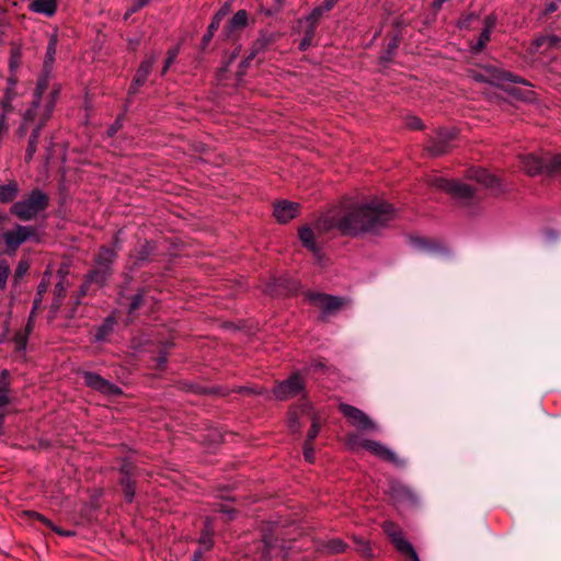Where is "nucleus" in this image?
<instances>
[{
	"instance_id": "4c0bfd02",
	"label": "nucleus",
	"mask_w": 561,
	"mask_h": 561,
	"mask_svg": "<svg viewBox=\"0 0 561 561\" xmlns=\"http://www.w3.org/2000/svg\"><path fill=\"white\" fill-rule=\"evenodd\" d=\"M39 103V100L33 99L31 106L23 113L22 119L30 124L35 123L36 119L38 121L41 115L45 112V110L42 113L38 112Z\"/></svg>"
},
{
	"instance_id": "e433bc0d",
	"label": "nucleus",
	"mask_w": 561,
	"mask_h": 561,
	"mask_svg": "<svg viewBox=\"0 0 561 561\" xmlns=\"http://www.w3.org/2000/svg\"><path fill=\"white\" fill-rule=\"evenodd\" d=\"M39 103V100L33 99L31 106L23 113L22 119L30 124L35 123L36 119L38 121L41 115L45 112V110L42 113L38 112Z\"/></svg>"
},
{
	"instance_id": "e2e57ef3",
	"label": "nucleus",
	"mask_w": 561,
	"mask_h": 561,
	"mask_svg": "<svg viewBox=\"0 0 561 561\" xmlns=\"http://www.w3.org/2000/svg\"><path fill=\"white\" fill-rule=\"evenodd\" d=\"M477 19H478V16H477L474 13L470 12V13H468V14L463 15V16L459 20V27H460V28H470V27H471V25H472V22H473L474 20H477Z\"/></svg>"
},
{
	"instance_id": "5701e85b",
	"label": "nucleus",
	"mask_w": 561,
	"mask_h": 561,
	"mask_svg": "<svg viewBox=\"0 0 561 561\" xmlns=\"http://www.w3.org/2000/svg\"><path fill=\"white\" fill-rule=\"evenodd\" d=\"M156 251H157V243L154 241H145V243L141 244L135 251L134 264L138 267H141L145 263L153 261Z\"/></svg>"
},
{
	"instance_id": "79ce46f5",
	"label": "nucleus",
	"mask_w": 561,
	"mask_h": 561,
	"mask_svg": "<svg viewBox=\"0 0 561 561\" xmlns=\"http://www.w3.org/2000/svg\"><path fill=\"white\" fill-rule=\"evenodd\" d=\"M176 388L181 391L191 392L198 396H204L205 392L204 386L191 382L188 380L179 381Z\"/></svg>"
},
{
	"instance_id": "9d476101",
	"label": "nucleus",
	"mask_w": 561,
	"mask_h": 561,
	"mask_svg": "<svg viewBox=\"0 0 561 561\" xmlns=\"http://www.w3.org/2000/svg\"><path fill=\"white\" fill-rule=\"evenodd\" d=\"M82 378L87 387L105 396L117 397L123 394V390L103 378L101 375L93 371H83Z\"/></svg>"
},
{
	"instance_id": "b1692460",
	"label": "nucleus",
	"mask_w": 561,
	"mask_h": 561,
	"mask_svg": "<svg viewBox=\"0 0 561 561\" xmlns=\"http://www.w3.org/2000/svg\"><path fill=\"white\" fill-rule=\"evenodd\" d=\"M116 256L117 253L114 249L101 247L94 259L95 266L102 270H107L113 274L112 265L115 262Z\"/></svg>"
},
{
	"instance_id": "c756f323",
	"label": "nucleus",
	"mask_w": 561,
	"mask_h": 561,
	"mask_svg": "<svg viewBox=\"0 0 561 561\" xmlns=\"http://www.w3.org/2000/svg\"><path fill=\"white\" fill-rule=\"evenodd\" d=\"M198 543L205 551H209L214 546V528L210 518H206L204 527L201 530Z\"/></svg>"
},
{
	"instance_id": "9b49d317",
	"label": "nucleus",
	"mask_w": 561,
	"mask_h": 561,
	"mask_svg": "<svg viewBox=\"0 0 561 561\" xmlns=\"http://www.w3.org/2000/svg\"><path fill=\"white\" fill-rule=\"evenodd\" d=\"M433 185L459 199H470L476 193V190L469 184L443 178H436L433 180Z\"/></svg>"
},
{
	"instance_id": "603ef678",
	"label": "nucleus",
	"mask_w": 561,
	"mask_h": 561,
	"mask_svg": "<svg viewBox=\"0 0 561 561\" xmlns=\"http://www.w3.org/2000/svg\"><path fill=\"white\" fill-rule=\"evenodd\" d=\"M319 432H320V424H319L318 417L313 416L311 426L307 433V437H306L305 442L313 443L314 439L317 438V436L319 435Z\"/></svg>"
},
{
	"instance_id": "69168bd1",
	"label": "nucleus",
	"mask_w": 561,
	"mask_h": 561,
	"mask_svg": "<svg viewBox=\"0 0 561 561\" xmlns=\"http://www.w3.org/2000/svg\"><path fill=\"white\" fill-rule=\"evenodd\" d=\"M149 2L150 0H135L133 4L128 8L126 14L129 15L138 12L139 10L145 8Z\"/></svg>"
},
{
	"instance_id": "39448f33",
	"label": "nucleus",
	"mask_w": 561,
	"mask_h": 561,
	"mask_svg": "<svg viewBox=\"0 0 561 561\" xmlns=\"http://www.w3.org/2000/svg\"><path fill=\"white\" fill-rule=\"evenodd\" d=\"M304 296L311 305L321 309L322 320L329 316L336 314L340 310L350 304V299L346 297L333 296L325 293L308 290L304 293Z\"/></svg>"
},
{
	"instance_id": "f257e3e1",
	"label": "nucleus",
	"mask_w": 561,
	"mask_h": 561,
	"mask_svg": "<svg viewBox=\"0 0 561 561\" xmlns=\"http://www.w3.org/2000/svg\"><path fill=\"white\" fill-rule=\"evenodd\" d=\"M393 217L394 207L390 203L373 199L328 211L317 219L316 229L320 232L336 229L341 236L358 237L378 232Z\"/></svg>"
},
{
	"instance_id": "412c9836",
	"label": "nucleus",
	"mask_w": 561,
	"mask_h": 561,
	"mask_svg": "<svg viewBox=\"0 0 561 561\" xmlns=\"http://www.w3.org/2000/svg\"><path fill=\"white\" fill-rule=\"evenodd\" d=\"M28 11L53 18L58 10V0H33L27 5Z\"/></svg>"
},
{
	"instance_id": "680f3d73",
	"label": "nucleus",
	"mask_w": 561,
	"mask_h": 561,
	"mask_svg": "<svg viewBox=\"0 0 561 561\" xmlns=\"http://www.w3.org/2000/svg\"><path fill=\"white\" fill-rule=\"evenodd\" d=\"M327 368L328 366L324 358L312 359L309 365V369L312 370L313 373L324 371Z\"/></svg>"
},
{
	"instance_id": "a211bd4d",
	"label": "nucleus",
	"mask_w": 561,
	"mask_h": 561,
	"mask_svg": "<svg viewBox=\"0 0 561 561\" xmlns=\"http://www.w3.org/2000/svg\"><path fill=\"white\" fill-rule=\"evenodd\" d=\"M362 446H363V448H365L373 455H375L388 462L398 463V458H397L396 454L376 440L365 439L362 443Z\"/></svg>"
},
{
	"instance_id": "1a4fd4ad",
	"label": "nucleus",
	"mask_w": 561,
	"mask_h": 561,
	"mask_svg": "<svg viewBox=\"0 0 561 561\" xmlns=\"http://www.w3.org/2000/svg\"><path fill=\"white\" fill-rule=\"evenodd\" d=\"M340 412L347 419L352 426H355L363 431H376L377 425L370 420V417L356 407L347 403H341L339 405Z\"/></svg>"
},
{
	"instance_id": "c03bdc74",
	"label": "nucleus",
	"mask_w": 561,
	"mask_h": 561,
	"mask_svg": "<svg viewBox=\"0 0 561 561\" xmlns=\"http://www.w3.org/2000/svg\"><path fill=\"white\" fill-rule=\"evenodd\" d=\"M180 54V45L173 46L168 49L164 65L161 69V76H165L171 65L175 61Z\"/></svg>"
},
{
	"instance_id": "58836bf2",
	"label": "nucleus",
	"mask_w": 561,
	"mask_h": 561,
	"mask_svg": "<svg viewBox=\"0 0 561 561\" xmlns=\"http://www.w3.org/2000/svg\"><path fill=\"white\" fill-rule=\"evenodd\" d=\"M393 493L398 499H402L409 501L411 503H415L417 501V495L408 486L402 484H397L392 486Z\"/></svg>"
},
{
	"instance_id": "393cba45",
	"label": "nucleus",
	"mask_w": 561,
	"mask_h": 561,
	"mask_svg": "<svg viewBox=\"0 0 561 561\" xmlns=\"http://www.w3.org/2000/svg\"><path fill=\"white\" fill-rule=\"evenodd\" d=\"M112 276L111 272L107 270H102L100 267L94 266L92 270L88 272L84 276V279L91 284L96 290L105 286L107 279Z\"/></svg>"
},
{
	"instance_id": "4d7b16f0",
	"label": "nucleus",
	"mask_w": 561,
	"mask_h": 561,
	"mask_svg": "<svg viewBox=\"0 0 561 561\" xmlns=\"http://www.w3.org/2000/svg\"><path fill=\"white\" fill-rule=\"evenodd\" d=\"M405 124L412 130H422L424 128L422 119L416 116H408Z\"/></svg>"
},
{
	"instance_id": "dca6fc26",
	"label": "nucleus",
	"mask_w": 561,
	"mask_h": 561,
	"mask_svg": "<svg viewBox=\"0 0 561 561\" xmlns=\"http://www.w3.org/2000/svg\"><path fill=\"white\" fill-rule=\"evenodd\" d=\"M299 204L289 201H280L274 204L273 215L279 224H287L298 216Z\"/></svg>"
},
{
	"instance_id": "f03ea898",
	"label": "nucleus",
	"mask_w": 561,
	"mask_h": 561,
	"mask_svg": "<svg viewBox=\"0 0 561 561\" xmlns=\"http://www.w3.org/2000/svg\"><path fill=\"white\" fill-rule=\"evenodd\" d=\"M117 484L122 491L124 501L133 503L137 495L138 480L144 474L145 469L139 467L131 456H124L118 459Z\"/></svg>"
},
{
	"instance_id": "f3484780",
	"label": "nucleus",
	"mask_w": 561,
	"mask_h": 561,
	"mask_svg": "<svg viewBox=\"0 0 561 561\" xmlns=\"http://www.w3.org/2000/svg\"><path fill=\"white\" fill-rule=\"evenodd\" d=\"M260 557L257 561H272L273 559L280 558L282 560L284 557L283 553V547L278 545L277 539L273 540L272 538H268L266 535L264 536L261 547H260Z\"/></svg>"
},
{
	"instance_id": "052dcab7",
	"label": "nucleus",
	"mask_w": 561,
	"mask_h": 561,
	"mask_svg": "<svg viewBox=\"0 0 561 561\" xmlns=\"http://www.w3.org/2000/svg\"><path fill=\"white\" fill-rule=\"evenodd\" d=\"M497 24V16L495 13H490L483 20V28L493 32Z\"/></svg>"
},
{
	"instance_id": "37998d69",
	"label": "nucleus",
	"mask_w": 561,
	"mask_h": 561,
	"mask_svg": "<svg viewBox=\"0 0 561 561\" xmlns=\"http://www.w3.org/2000/svg\"><path fill=\"white\" fill-rule=\"evenodd\" d=\"M547 174H561V153L548 156Z\"/></svg>"
},
{
	"instance_id": "49530a36",
	"label": "nucleus",
	"mask_w": 561,
	"mask_h": 561,
	"mask_svg": "<svg viewBox=\"0 0 561 561\" xmlns=\"http://www.w3.org/2000/svg\"><path fill=\"white\" fill-rule=\"evenodd\" d=\"M30 263L26 260H21L14 271V283L18 284L28 272Z\"/></svg>"
},
{
	"instance_id": "0eeeda50",
	"label": "nucleus",
	"mask_w": 561,
	"mask_h": 561,
	"mask_svg": "<svg viewBox=\"0 0 561 561\" xmlns=\"http://www.w3.org/2000/svg\"><path fill=\"white\" fill-rule=\"evenodd\" d=\"M3 242L9 254L15 253L22 243L30 239L38 240L37 228L16 225L14 229L2 232Z\"/></svg>"
},
{
	"instance_id": "13d9d810",
	"label": "nucleus",
	"mask_w": 561,
	"mask_h": 561,
	"mask_svg": "<svg viewBox=\"0 0 561 561\" xmlns=\"http://www.w3.org/2000/svg\"><path fill=\"white\" fill-rule=\"evenodd\" d=\"M95 291H96V289L91 284H89L85 279H83V283L81 284L77 295H78V298H83L85 296L95 294Z\"/></svg>"
},
{
	"instance_id": "4be33fe9",
	"label": "nucleus",
	"mask_w": 561,
	"mask_h": 561,
	"mask_svg": "<svg viewBox=\"0 0 561 561\" xmlns=\"http://www.w3.org/2000/svg\"><path fill=\"white\" fill-rule=\"evenodd\" d=\"M298 237L304 248L310 251L316 257H320L321 248L317 244L314 232L309 226H304L298 229Z\"/></svg>"
},
{
	"instance_id": "f704fd0d",
	"label": "nucleus",
	"mask_w": 561,
	"mask_h": 561,
	"mask_svg": "<svg viewBox=\"0 0 561 561\" xmlns=\"http://www.w3.org/2000/svg\"><path fill=\"white\" fill-rule=\"evenodd\" d=\"M307 27L304 31V36L299 42L298 48L300 51H306L313 43L318 24L306 21Z\"/></svg>"
},
{
	"instance_id": "20e7f679",
	"label": "nucleus",
	"mask_w": 561,
	"mask_h": 561,
	"mask_svg": "<svg viewBox=\"0 0 561 561\" xmlns=\"http://www.w3.org/2000/svg\"><path fill=\"white\" fill-rule=\"evenodd\" d=\"M458 137L456 128H438L428 136L424 150L431 157H440L449 153L454 149V141Z\"/></svg>"
},
{
	"instance_id": "7ed1b4c3",
	"label": "nucleus",
	"mask_w": 561,
	"mask_h": 561,
	"mask_svg": "<svg viewBox=\"0 0 561 561\" xmlns=\"http://www.w3.org/2000/svg\"><path fill=\"white\" fill-rule=\"evenodd\" d=\"M49 206V196L39 188H34L22 201L15 202L11 208V215L20 220L28 221L36 218Z\"/></svg>"
},
{
	"instance_id": "2f4dec72",
	"label": "nucleus",
	"mask_w": 561,
	"mask_h": 561,
	"mask_svg": "<svg viewBox=\"0 0 561 561\" xmlns=\"http://www.w3.org/2000/svg\"><path fill=\"white\" fill-rule=\"evenodd\" d=\"M22 64V46L18 43H11L10 57H9V71L10 76H16Z\"/></svg>"
},
{
	"instance_id": "09e8293b",
	"label": "nucleus",
	"mask_w": 561,
	"mask_h": 561,
	"mask_svg": "<svg viewBox=\"0 0 561 561\" xmlns=\"http://www.w3.org/2000/svg\"><path fill=\"white\" fill-rule=\"evenodd\" d=\"M58 274H60V280L55 285L54 297L64 299L66 296L65 280L67 273H64L61 270H59Z\"/></svg>"
},
{
	"instance_id": "a18cd8bd",
	"label": "nucleus",
	"mask_w": 561,
	"mask_h": 561,
	"mask_svg": "<svg viewBox=\"0 0 561 561\" xmlns=\"http://www.w3.org/2000/svg\"><path fill=\"white\" fill-rule=\"evenodd\" d=\"M11 274V268L5 260H0V291L7 288V282Z\"/></svg>"
},
{
	"instance_id": "cd10ccee",
	"label": "nucleus",
	"mask_w": 561,
	"mask_h": 561,
	"mask_svg": "<svg viewBox=\"0 0 561 561\" xmlns=\"http://www.w3.org/2000/svg\"><path fill=\"white\" fill-rule=\"evenodd\" d=\"M117 323V320L114 316H107L102 324L96 328L94 334L95 342H104L107 337L114 332V328Z\"/></svg>"
},
{
	"instance_id": "7c9ffc66",
	"label": "nucleus",
	"mask_w": 561,
	"mask_h": 561,
	"mask_svg": "<svg viewBox=\"0 0 561 561\" xmlns=\"http://www.w3.org/2000/svg\"><path fill=\"white\" fill-rule=\"evenodd\" d=\"M19 192L20 187L15 180H11L7 184L0 185V203L14 202Z\"/></svg>"
},
{
	"instance_id": "ea45409f",
	"label": "nucleus",
	"mask_w": 561,
	"mask_h": 561,
	"mask_svg": "<svg viewBox=\"0 0 561 561\" xmlns=\"http://www.w3.org/2000/svg\"><path fill=\"white\" fill-rule=\"evenodd\" d=\"M397 551L407 556L411 561H421L413 546L408 540H399Z\"/></svg>"
},
{
	"instance_id": "2eb2a0df",
	"label": "nucleus",
	"mask_w": 561,
	"mask_h": 561,
	"mask_svg": "<svg viewBox=\"0 0 561 561\" xmlns=\"http://www.w3.org/2000/svg\"><path fill=\"white\" fill-rule=\"evenodd\" d=\"M548 156L549 154L537 156L535 153L524 154L520 157V165L530 176H535L540 173L547 174Z\"/></svg>"
},
{
	"instance_id": "6ab92c4d",
	"label": "nucleus",
	"mask_w": 561,
	"mask_h": 561,
	"mask_svg": "<svg viewBox=\"0 0 561 561\" xmlns=\"http://www.w3.org/2000/svg\"><path fill=\"white\" fill-rule=\"evenodd\" d=\"M249 24V14L247 10H238L228 24L224 27V32L228 38H230L234 32L245 28Z\"/></svg>"
},
{
	"instance_id": "a19ab883",
	"label": "nucleus",
	"mask_w": 561,
	"mask_h": 561,
	"mask_svg": "<svg viewBox=\"0 0 561 561\" xmlns=\"http://www.w3.org/2000/svg\"><path fill=\"white\" fill-rule=\"evenodd\" d=\"M219 26H220V23L215 21L214 19H211V21L207 27V32L203 35L202 41H201V49L202 50H205L206 47L209 45L215 33L218 31Z\"/></svg>"
},
{
	"instance_id": "8fccbe9b",
	"label": "nucleus",
	"mask_w": 561,
	"mask_h": 561,
	"mask_svg": "<svg viewBox=\"0 0 561 561\" xmlns=\"http://www.w3.org/2000/svg\"><path fill=\"white\" fill-rule=\"evenodd\" d=\"M144 294L145 291L142 290L130 297L129 314H134L144 305Z\"/></svg>"
},
{
	"instance_id": "de8ad7c7",
	"label": "nucleus",
	"mask_w": 561,
	"mask_h": 561,
	"mask_svg": "<svg viewBox=\"0 0 561 561\" xmlns=\"http://www.w3.org/2000/svg\"><path fill=\"white\" fill-rule=\"evenodd\" d=\"M50 276H51V272L49 271H45L43 277H42V280L41 283L38 284L37 286V290H36V296L35 297H41L43 298L44 295L46 294L49 285H50Z\"/></svg>"
},
{
	"instance_id": "f8f14e48",
	"label": "nucleus",
	"mask_w": 561,
	"mask_h": 561,
	"mask_svg": "<svg viewBox=\"0 0 561 561\" xmlns=\"http://www.w3.org/2000/svg\"><path fill=\"white\" fill-rule=\"evenodd\" d=\"M279 38V34L275 32H270L265 30H261L259 32L257 38L253 42L250 53L245 60L242 61V66H248L250 60L256 58L259 55L265 53L270 47H272Z\"/></svg>"
},
{
	"instance_id": "338daca9",
	"label": "nucleus",
	"mask_w": 561,
	"mask_h": 561,
	"mask_svg": "<svg viewBox=\"0 0 561 561\" xmlns=\"http://www.w3.org/2000/svg\"><path fill=\"white\" fill-rule=\"evenodd\" d=\"M230 11V4L228 3H225L214 15L211 19H214L215 21L219 22L221 24L222 20L225 19V16L229 13Z\"/></svg>"
},
{
	"instance_id": "864d4df0",
	"label": "nucleus",
	"mask_w": 561,
	"mask_h": 561,
	"mask_svg": "<svg viewBox=\"0 0 561 561\" xmlns=\"http://www.w3.org/2000/svg\"><path fill=\"white\" fill-rule=\"evenodd\" d=\"M48 88V79L46 77H43L41 79L37 80V83H36V88H35V91H34V98L35 100H42V95L43 93L47 90Z\"/></svg>"
},
{
	"instance_id": "6e6552de",
	"label": "nucleus",
	"mask_w": 561,
	"mask_h": 561,
	"mask_svg": "<svg viewBox=\"0 0 561 561\" xmlns=\"http://www.w3.org/2000/svg\"><path fill=\"white\" fill-rule=\"evenodd\" d=\"M305 390V379L299 373L291 374L286 380L276 382L273 393L277 400L285 401Z\"/></svg>"
},
{
	"instance_id": "ddd939ff",
	"label": "nucleus",
	"mask_w": 561,
	"mask_h": 561,
	"mask_svg": "<svg viewBox=\"0 0 561 561\" xmlns=\"http://www.w3.org/2000/svg\"><path fill=\"white\" fill-rule=\"evenodd\" d=\"M488 75V83L504 88L505 83L513 82L523 85H531L528 80L494 66L484 67Z\"/></svg>"
},
{
	"instance_id": "bf43d9fd",
	"label": "nucleus",
	"mask_w": 561,
	"mask_h": 561,
	"mask_svg": "<svg viewBox=\"0 0 561 561\" xmlns=\"http://www.w3.org/2000/svg\"><path fill=\"white\" fill-rule=\"evenodd\" d=\"M13 340H14V343L16 345V350L18 351H24L26 348L27 340H28L27 334H24L22 332H18L14 335Z\"/></svg>"
},
{
	"instance_id": "0e129e2a",
	"label": "nucleus",
	"mask_w": 561,
	"mask_h": 561,
	"mask_svg": "<svg viewBox=\"0 0 561 561\" xmlns=\"http://www.w3.org/2000/svg\"><path fill=\"white\" fill-rule=\"evenodd\" d=\"M304 456L306 461L312 463L314 461V448L313 443H304Z\"/></svg>"
},
{
	"instance_id": "aec40b11",
	"label": "nucleus",
	"mask_w": 561,
	"mask_h": 561,
	"mask_svg": "<svg viewBox=\"0 0 561 561\" xmlns=\"http://www.w3.org/2000/svg\"><path fill=\"white\" fill-rule=\"evenodd\" d=\"M347 543L340 538H333L325 541H319L316 551L324 556H333L345 552Z\"/></svg>"
},
{
	"instance_id": "bb28decb",
	"label": "nucleus",
	"mask_w": 561,
	"mask_h": 561,
	"mask_svg": "<svg viewBox=\"0 0 561 561\" xmlns=\"http://www.w3.org/2000/svg\"><path fill=\"white\" fill-rule=\"evenodd\" d=\"M57 46H58V33L54 32L50 34L48 44L46 47L45 58H44V70L46 72H49L53 68V65L55 62V57L57 53Z\"/></svg>"
},
{
	"instance_id": "72a5a7b5",
	"label": "nucleus",
	"mask_w": 561,
	"mask_h": 561,
	"mask_svg": "<svg viewBox=\"0 0 561 561\" xmlns=\"http://www.w3.org/2000/svg\"><path fill=\"white\" fill-rule=\"evenodd\" d=\"M30 516H32L34 519L41 522L43 525L49 527L54 533L64 536V537H72L76 535L75 530H65L58 526H56L51 520H49L44 515L37 513V512H27Z\"/></svg>"
},
{
	"instance_id": "473e14b6",
	"label": "nucleus",
	"mask_w": 561,
	"mask_h": 561,
	"mask_svg": "<svg viewBox=\"0 0 561 561\" xmlns=\"http://www.w3.org/2000/svg\"><path fill=\"white\" fill-rule=\"evenodd\" d=\"M10 373L4 369L0 373V409H4L10 403Z\"/></svg>"
},
{
	"instance_id": "c85d7f7f",
	"label": "nucleus",
	"mask_w": 561,
	"mask_h": 561,
	"mask_svg": "<svg viewBox=\"0 0 561 561\" xmlns=\"http://www.w3.org/2000/svg\"><path fill=\"white\" fill-rule=\"evenodd\" d=\"M156 64V56L152 55L147 59L142 60L136 70L134 79H136V83H146L148 77L150 76L152 68Z\"/></svg>"
},
{
	"instance_id": "4468645a",
	"label": "nucleus",
	"mask_w": 561,
	"mask_h": 561,
	"mask_svg": "<svg viewBox=\"0 0 561 561\" xmlns=\"http://www.w3.org/2000/svg\"><path fill=\"white\" fill-rule=\"evenodd\" d=\"M468 178L490 188L494 194L503 193L501 180L494 174H491L486 169L480 167L471 168L468 171Z\"/></svg>"
},
{
	"instance_id": "a878e982",
	"label": "nucleus",
	"mask_w": 561,
	"mask_h": 561,
	"mask_svg": "<svg viewBox=\"0 0 561 561\" xmlns=\"http://www.w3.org/2000/svg\"><path fill=\"white\" fill-rule=\"evenodd\" d=\"M341 0H324L321 4L314 7L306 21H311L313 24H319L320 20L328 14Z\"/></svg>"
},
{
	"instance_id": "3c124183",
	"label": "nucleus",
	"mask_w": 561,
	"mask_h": 561,
	"mask_svg": "<svg viewBox=\"0 0 561 561\" xmlns=\"http://www.w3.org/2000/svg\"><path fill=\"white\" fill-rule=\"evenodd\" d=\"M18 83V77L16 76H10L9 79H8V88L5 89L4 91V98L3 99H7V102L8 101H13V99L15 98L16 93H15V85Z\"/></svg>"
},
{
	"instance_id": "c9c22d12",
	"label": "nucleus",
	"mask_w": 561,
	"mask_h": 561,
	"mask_svg": "<svg viewBox=\"0 0 561 561\" xmlns=\"http://www.w3.org/2000/svg\"><path fill=\"white\" fill-rule=\"evenodd\" d=\"M382 528H383V531L390 538V541L396 549H397V545H398L399 540H405L403 537L402 530L394 523L385 522L382 525Z\"/></svg>"
},
{
	"instance_id": "5fc2aeb1",
	"label": "nucleus",
	"mask_w": 561,
	"mask_h": 561,
	"mask_svg": "<svg viewBox=\"0 0 561 561\" xmlns=\"http://www.w3.org/2000/svg\"><path fill=\"white\" fill-rule=\"evenodd\" d=\"M230 392H231V390H228L227 388L219 387V386H216V387H205L204 396H220V397H226V396H228Z\"/></svg>"
},
{
	"instance_id": "6e6d98bb",
	"label": "nucleus",
	"mask_w": 561,
	"mask_h": 561,
	"mask_svg": "<svg viewBox=\"0 0 561 561\" xmlns=\"http://www.w3.org/2000/svg\"><path fill=\"white\" fill-rule=\"evenodd\" d=\"M124 114L117 115L114 123L107 128V136L114 137L116 133L123 127Z\"/></svg>"
},
{
	"instance_id": "423d86ee",
	"label": "nucleus",
	"mask_w": 561,
	"mask_h": 561,
	"mask_svg": "<svg viewBox=\"0 0 561 561\" xmlns=\"http://www.w3.org/2000/svg\"><path fill=\"white\" fill-rule=\"evenodd\" d=\"M58 94V91L51 92V100L48 102V104L45 106V112L41 115L38 122H36L35 126L32 128L26 152H25V161L26 163H30L33 160V157L37 150V144L39 136L42 134L43 128L46 126L47 122L49 121L53 110L55 106V99Z\"/></svg>"
},
{
	"instance_id": "774afa93",
	"label": "nucleus",
	"mask_w": 561,
	"mask_h": 561,
	"mask_svg": "<svg viewBox=\"0 0 561 561\" xmlns=\"http://www.w3.org/2000/svg\"><path fill=\"white\" fill-rule=\"evenodd\" d=\"M144 85V83H136V79L133 78V81L128 88L127 94V103H131V96L139 92V89Z\"/></svg>"
}]
</instances>
